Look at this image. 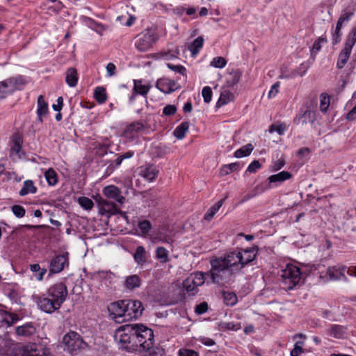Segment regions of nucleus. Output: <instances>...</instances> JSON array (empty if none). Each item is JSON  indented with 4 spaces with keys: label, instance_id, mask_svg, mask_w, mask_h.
Instances as JSON below:
<instances>
[{
    "label": "nucleus",
    "instance_id": "nucleus-1",
    "mask_svg": "<svg viewBox=\"0 0 356 356\" xmlns=\"http://www.w3.org/2000/svg\"><path fill=\"white\" fill-rule=\"evenodd\" d=\"M211 265V268L207 275L210 276L212 282L220 285L229 284L234 274L233 268H242L241 252H232L224 257L212 259Z\"/></svg>",
    "mask_w": 356,
    "mask_h": 356
},
{
    "label": "nucleus",
    "instance_id": "nucleus-2",
    "mask_svg": "<svg viewBox=\"0 0 356 356\" xmlns=\"http://www.w3.org/2000/svg\"><path fill=\"white\" fill-rule=\"evenodd\" d=\"M134 334V346L136 350L138 348L149 350L153 346L154 333L152 329L142 324H133Z\"/></svg>",
    "mask_w": 356,
    "mask_h": 356
},
{
    "label": "nucleus",
    "instance_id": "nucleus-3",
    "mask_svg": "<svg viewBox=\"0 0 356 356\" xmlns=\"http://www.w3.org/2000/svg\"><path fill=\"white\" fill-rule=\"evenodd\" d=\"M114 339L120 348L129 351L136 350L134 346V334L133 324H126L115 330Z\"/></svg>",
    "mask_w": 356,
    "mask_h": 356
},
{
    "label": "nucleus",
    "instance_id": "nucleus-4",
    "mask_svg": "<svg viewBox=\"0 0 356 356\" xmlns=\"http://www.w3.org/2000/svg\"><path fill=\"white\" fill-rule=\"evenodd\" d=\"M281 277L284 284L289 290L293 289L299 284L302 280L300 268L293 264L286 266V268L282 270Z\"/></svg>",
    "mask_w": 356,
    "mask_h": 356
},
{
    "label": "nucleus",
    "instance_id": "nucleus-5",
    "mask_svg": "<svg viewBox=\"0 0 356 356\" xmlns=\"http://www.w3.org/2000/svg\"><path fill=\"white\" fill-rule=\"evenodd\" d=\"M356 42V26H354L348 33L344 47L341 49L339 53L337 67L339 69H342L347 63L349 59L350 55L352 51V49Z\"/></svg>",
    "mask_w": 356,
    "mask_h": 356
},
{
    "label": "nucleus",
    "instance_id": "nucleus-6",
    "mask_svg": "<svg viewBox=\"0 0 356 356\" xmlns=\"http://www.w3.org/2000/svg\"><path fill=\"white\" fill-rule=\"evenodd\" d=\"M120 304L125 310L126 321L137 319L142 315L144 309L143 305L139 300H122Z\"/></svg>",
    "mask_w": 356,
    "mask_h": 356
},
{
    "label": "nucleus",
    "instance_id": "nucleus-7",
    "mask_svg": "<svg viewBox=\"0 0 356 356\" xmlns=\"http://www.w3.org/2000/svg\"><path fill=\"white\" fill-rule=\"evenodd\" d=\"M156 40V33L152 29H147L137 36L136 47L140 51L149 50Z\"/></svg>",
    "mask_w": 356,
    "mask_h": 356
},
{
    "label": "nucleus",
    "instance_id": "nucleus-8",
    "mask_svg": "<svg viewBox=\"0 0 356 356\" xmlns=\"http://www.w3.org/2000/svg\"><path fill=\"white\" fill-rule=\"evenodd\" d=\"M63 343L67 347V350L72 354L82 348L83 341L77 332L71 331L64 335Z\"/></svg>",
    "mask_w": 356,
    "mask_h": 356
},
{
    "label": "nucleus",
    "instance_id": "nucleus-9",
    "mask_svg": "<svg viewBox=\"0 0 356 356\" xmlns=\"http://www.w3.org/2000/svg\"><path fill=\"white\" fill-rule=\"evenodd\" d=\"M67 289L65 284L63 282H58L51 286L47 291V295L55 299L60 305L65 300L67 296Z\"/></svg>",
    "mask_w": 356,
    "mask_h": 356
},
{
    "label": "nucleus",
    "instance_id": "nucleus-10",
    "mask_svg": "<svg viewBox=\"0 0 356 356\" xmlns=\"http://www.w3.org/2000/svg\"><path fill=\"white\" fill-rule=\"evenodd\" d=\"M38 305L39 308L48 314H51L56 310H58L60 307V305L58 303L55 299L49 297L48 295L47 297L42 296L40 297L38 302Z\"/></svg>",
    "mask_w": 356,
    "mask_h": 356
},
{
    "label": "nucleus",
    "instance_id": "nucleus-11",
    "mask_svg": "<svg viewBox=\"0 0 356 356\" xmlns=\"http://www.w3.org/2000/svg\"><path fill=\"white\" fill-rule=\"evenodd\" d=\"M65 264H68V253L54 257L50 262L49 274L61 272Z\"/></svg>",
    "mask_w": 356,
    "mask_h": 356
},
{
    "label": "nucleus",
    "instance_id": "nucleus-12",
    "mask_svg": "<svg viewBox=\"0 0 356 356\" xmlns=\"http://www.w3.org/2000/svg\"><path fill=\"white\" fill-rule=\"evenodd\" d=\"M316 120V113L310 108L301 110L298 116L294 120L297 124L305 125L307 123L313 124Z\"/></svg>",
    "mask_w": 356,
    "mask_h": 356
},
{
    "label": "nucleus",
    "instance_id": "nucleus-13",
    "mask_svg": "<svg viewBox=\"0 0 356 356\" xmlns=\"http://www.w3.org/2000/svg\"><path fill=\"white\" fill-rule=\"evenodd\" d=\"M348 269L346 266H332L327 268V274L332 280L347 281L346 273Z\"/></svg>",
    "mask_w": 356,
    "mask_h": 356
},
{
    "label": "nucleus",
    "instance_id": "nucleus-14",
    "mask_svg": "<svg viewBox=\"0 0 356 356\" xmlns=\"http://www.w3.org/2000/svg\"><path fill=\"white\" fill-rule=\"evenodd\" d=\"M21 356H45L41 346L36 343H29L20 350Z\"/></svg>",
    "mask_w": 356,
    "mask_h": 356
},
{
    "label": "nucleus",
    "instance_id": "nucleus-15",
    "mask_svg": "<svg viewBox=\"0 0 356 356\" xmlns=\"http://www.w3.org/2000/svg\"><path fill=\"white\" fill-rule=\"evenodd\" d=\"M138 173L146 180L152 181L157 177L159 170L154 165H147L140 167Z\"/></svg>",
    "mask_w": 356,
    "mask_h": 356
},
{
    "label": "nucleus",
    "instance_id": "nucleus-16",
    "mask_svg": "<svg viewBox=\"0 0 356 356\" xmlns=\"http://www.w3.org/2000/svg\"><path fill=\"white\" fill-rule=\"evenodd\" d=\"M103 193L106 197L110 199H113L120 204H122L124 201V197L121 195L120 190L114 185L106 186Z\"/></svg>",
    "mask_w": 356,
    "mask_h": 356
},
{
    "label": "nucleus",
    "instance_id": "nucleus-17",
    "mask_svg": "<svg viewBox=\"0 0 356 356\" xmlns=\"http://www.w3.org/2000/svg\"><path fill=\"white\" fill-rule=\"evenodd\" d=\"M4 81V84L7 86V89L10 93L15 90H22L26 84L25 80L21 76L11 77Z\"/></svg>",
    "mask_w": 356,
    "mask_h": 356
},
{
    "label": "nucleus",
    "instance_id": "nucleus-18",
    "mask_svg": "<svg viewBox=\"0 0 356 356\" xmlns=\"http://www.w3.org/2000/svg\"><path fill=\"white\" fill-rule=\"evenodd\" d=\"M156 87L164 93H170L176 90L177 83L175 81L163 78L156 81Z\"/></svg>",
    "mask_w": 356,
    "mask_h": 356
},
{
    "label": "nucleus",
    "instance_id": "nucleus-19",
    "mask_svg": "<svg viewBox=\"0 0 356 356\" xmlns=\"http://www.w3.org/2000/svg\"><path fill=\"white\" fill-rule=\"evenodd\" d=\"M36 332V327L32 323H27L23 325L18 326L15 329V333L19 337H31Z\"/></svg>",
    "mask_w": 356,
    "mask_h": 356
},
{
    "label": "nucleus",
    "instance_id": "nucleus-20",
    "mask_svg": "<svg viewBox=\"0 0 356 356\" xmlns=\"http://www.w3.org/2000/svg\"><path fill=\"white\" fill-rule=\"evenodd\" d=\"M257 248L256 246L251 247L243 250V253L241 252V267L243 268L246 264L252 261L257 254Z\"/></svg>",
    "mask_w": 356,
    "mask_h": 356
},
{
    "label": "nucleus",
    "instance_id": "nucleus-21",
    "mask_svg": "<svg viewBox=\"0 0 356 356\" xmlns=\"http://www.w3.org/2000/svg\"><path fill=\"white\" fill-rule=\"evenodd\" d=\"M111 307L115 321L120 322L126 321L125 310L122 307V305L120 304V301L112 303Z\"/></svg>",
    "mask_w": 356,
    "mask_h": 356
},
{
    "label": "nucleus",
    "instance_id": "nucleus-22",
    "mask_svg": "<svg viewBox=\"0 0 356 356\" xmlns=\"http://www.w3.org/2000/svg\"><path fill=\"white\" fill-rule=\"evenodd\" d=\"M113 277L114 275L111 272L102 271L96 273L93 279L101 282L102 286L105 285L106 286H108V285L111 284Z\"/></svg>",
    "mask_w": 356,
    "mask_h": 356
},
{
    "label": "nucleus",
    "instance_id": "nucleus-23",
    "mask_svg": "<svg viewBox=\"0 0 356 356\" xmlns=\"http://www.w3.org/2000/svg\"><path fill=\"white\" fill-rule=\"evenodd\" d=\"M38 109H37V115L38 120L40 122H42V118L45 116L48 112V104L45 102L44 97L42 95H40L38 98L37 101Z\"/></svg>",
    "mask_w": 356,
    "mask_h": 356
},
{
    "label": "nucleus",
    "instance_id": "nucleus-24",
    "mask_svg": "<svg viewBox=\"0 0 356 356\" xmlns=\"http://www.w3.org/2000/svg\"><path fill=\"white\" fill-rule=\"evenodd\" d=\"M101 204L103 207V209L111 213H120L124 218H127V215L124 212L121 211L118 209V207L112 202L107 200H102L101 201Z\"/></svg>",
    "mask_w": 356,
    "mask_h": 356
},
{
    "label": "nucleus",
    "instance_id": "nucleus-25",
    "mask_svg": "<svg viewBox=\"0 0 356 356\" xmlns=\"http://www.w3.org/2000/svg\"><path fill=\"white\" fill-rule=\"evenodd\" d=\"M0 317L2 322L10 326L19 321V316L15 313H10L5 310H0Z\"/></svg>",
    "mask_w": 356,
    "mask_h": 356
},
{
    "label": "nucleus",
    "instance_id": "nucleus-26",
    "mask_svg": "<svg viewBox=\"0 0 356 356\" xmlns=\"http://www.w3.org/2000/svg\"><path fill=\"white\" fill-rule=\"evenodd\" d=\"M134 261L138 265H143L146 263L147 259V253L143 246H138L134 254Z\"/></svg>",
    "mask_w": 356,
    "mask_h": 356
},
{
    "label": "nucleus",
    "instance_id": "nucleus-27",
    "mask_svg": "<svg viewBox=\"0 0 356 356\" xmlns=\"http://www.w3.org/2000/svg\"><path fill=\"white\" fill-rule=\"evenodd\" d=\"M141 280L137 275H129L126 277L124 286L129 290H134L140 286Z\"/></svg>",
    "mask_w": 356,
    "mask_h": 356
},
{
    "label": "nucleus",
    "instance_id": "nucleus-28",
    "mask_svg": "<svg viewBox=\"0 0 356 356\" xmlns=\"http://www.w3.org/2000/svg\"><path fill=\"white\" fill-rule=\"evenodd\" d=\"M65 81L70 87H75L78 82L77 71L74 67H70L66 71Z\"/></svg>",
    "mask_w": 356,
    "mask_h": 356
},
{
    "label": "nucleus",
    "instance_id": "nucleus-29",
    "mask_svg": "<svg viewBox=\"0 0 356 356\" xmlns=\"http://www.w3.org/2000/svg\"><path fill=\"white\" fill-rule=\"evenodd\" d=\"M37 192V188L34 185L32 180H26L23 183V186L19 191V194L20 196H25L28 194H34Z\"/></svg>",
    "mask_w": 356,
    "mask_h": 356
},
{
    "label": "nucleus",
    "instance_id": "nucleus-30",
    "mask_svg": "<svg viewBox=\"0 0 356 356\" xmlns=\"http://www.w3.org/2000/svg\"><path fill=\"white\" fill-rule=\"evenodd\" d=\"M291 177V174L287 171H282L268 177L269 183L283 182Z\"/></svg>",
    "mask_w": 356,
    "mask_h": 356
},
{
    "label": "nucleus",
    "instance_id": "nucleus-31",
    "mask_svg": "<svg viewBox=\"0 0 356 356\" xmlns=\"http://www.w3.org/2000/svg\"><path fill=\"white\" fill-rule=\"evenodd\" d=\"M329 334L335 338H343L346 334V328L342 325H333L329 330Z\"/></svg>",
    "mask_w": 356,
    "mask_h": 356
},
{
    "label": "nucleus",
    "instance_id": "nucleus-32",
    "mask_svg": "<svg viewBox=\"0 0 356 356\" xmlns=\"http://www.w3.org/2000/svg\"><path fill=\"white\" fill-rule=\"evenodd\" d=\"M234 99V95L227 90H224L221 92L220 98L216 103L217 107H220L227 104Z\"/></svg>",
    "mask_w": 356,
    "mask_h": 356
},
{
    "label": "nucleus",
    "instance_id": "nucleus-33",
    "mask_svg": "<svg viewBox=\"0 0 356 356\" xmlns=\"http://www.w3.org/2000/svg\"><path fill=\"white\" fill-rule=\"evenodd\" d=\"M353 15H354L353 10L348 9V8L343 10V13L341 15V16L339 17V18L337 21V26L342 28L343 26V24L348 22L350 20L351 17L353 16Z\"/></svg>",
    "mask_w": 356,
    "mask_h": 356
},
{
    "label": "nucleus",
    "instance_id": "nucleus-34",
    "mask_svg": "<svg viewBox=\"0 0 356 356\" xmlns=\"http://www.w3.org/2000/svg\"><path fill=\"white\" fill-rule=\"evenodd\" d=\"M189 128L188 122H181L174 131L175 136L178 139H182Z\"/></svg>",
    "mask_w": 356,
    "mask_h": 356
},
{
    "label": "nucleus",
    "instance_id": "nucleus-35",
    "mask_svg": "<svg viewBox=\"0 0 356 356\" xmlns=\"http://www.w3.org/2000/svg\"><path fill=\"white\" fill-rule=\"evenodd\" d=\"M254 149V146L249 143L245 145H243L240 149L236 150L234 152V156L236 158H241L244 156H247L251 154L252 150Z\"/></svg>",
    "mask_w": 356,
    "mask_h": 356
},
{
    "label": "nucleus",
    "instance_id": "nucleus-36",
    "mask_svg": "<svg viewBox=\"0 0 356 356\" xmlns=\"http://www.w3.org/2000/svg\"><path fill=\"white\" fill-rule=\"evenodd\" d=\"M224 202V199L220 200L218 202H216L214 205H213L208 211L205 213L204 218L206 220H211L214 215L218 212L220 208L222 207Z\"/></svg>",
    "mask_w": 356,
    "mask_h": 356
},
{
    "label": "nucleus",
    "instance_id": "nucleus-37",
    "mask_svg": "<svg viewBox=\"0 0 356 356\" xmlns=\"http://www.w3.org/2000/svg\"><path fill=\"white\" fill-rule=\"evenodd\" d=\"M204 39L202 36L197 37L188 47L193 56L196 55L203 46Z\"/></svg>",
    "mask_w": 356,
    "mask_h": 356
},
{
    "label": "nucleus",
    "instance_id": "nucleus-38",
    "mask_svg": "<svg viewBox=\"0 0 356 356\" xmlns=\"http://www.w3.org/2000/svg\"><path fill=\"white\" fill-rule=\"evenodd\" d=\"M150 89V86L142 84V81H134V91L141 95H145L147 94Z\"/></svg>",
    "mask_w": 356,
    "mask_h": 356
},
{
    "label": "nucleus",
    "instance_id": "nucleus-39",
    "mask_svg": "<svg viewBox=\"0 0 356 356\" xmlns=\"http://www.w3.org/2000/svg\"><path fill=\"white\" fill-rule=\"evenodd\" d=\"M156 257L161 263L169 261L168 251L163 247H158L156 250Z\"/></svg>",
    "mask_w": 356,
    "mask_h": 356
},
{
    "label": "nucleus",
    "instance_id": "nucleus-40",
    "mask_svg": "<svg viewBox=\"0 0 356 356\" xmlns=\"http://www.w3.org/2000/svg\"><path fill=\"white\" fill-rule=\"evenodd\" d=\"M241 73L238 71H232L229 74V76L227 79V84L229 87H234L237 84L241 79Z\"/></svg>",
    "mask_w": 356,
    "mask_h": 356
},
{
    "label": "nucleus",
    "instance_id": "nucleus-41",
    "mask_svg": "<svg viewBox=\"0 0 356 356\" xmlns=\"http://www.w3.org/2000/svg\"><path fill=\"white\" fill-rule=\"evenodd\" d=\"M95 99L99 104H102L106 100V90L103 87H97L94 92Z\"/></svg>",
    "mask_w": 356,
    "mask_h": 356
},
{
    "label": "nucleus",
    "instance_id": "nucleus-42",
    "mask_svg": "<svg viewBox=\"0 0 356 356\" xmlns=\"http://www.w3.org/2000/svg\"><path fill=\"white\" fill-rule=\"evenodd\" d=\"M288 126L285 123H274L269 127V132L273 133L276 131L279 135H283L287 130Z\"/></svg>",
    "mask_w": 356,
    "mask_h": 356
},
{
    "label": "nucleus",
    "instance_id": "nucleus-43",
    "mask_svg": "<svg viewBox=\"0 0 356 356\" xmlns=\"http://www.w3.org/2000/svg\"><path fill=\"white\" fill-rule=\"evenodd\" d=\"M239 168V163L235 162L228 165H223L220 169V175L222 176L227 175L232 172L237 170Z\"/></svg>",
    "mask_w": 356,
    "mask_h": 356
},
{
    "label": "nucleus",
    "instance_id": "nucleus-44",
    "mask_svg": "<svg viewBox=\"0 0 356 356\" xmlns=\"http://www.w3.org/2000/svg\"><path fill=\"white\" fill-rule=\"evenodd\" d=\"M188 278H192L193 284H195L197 287L202 285L205 281L204 274L202 272L193 273L188 277Z\"/></svg>",
    "mask_w": 356,
    "mask_h": 356
},
{
    "label": "nucleus",
    "instance_id": "nucleus-45",
    "mask_svg": "<svg viewBox=\"0 0 356 356\" xmlns=\"http://www.w3.org/2000/svg\"><path fill=\"white\" fill-rule=\"evenodd\" d=\"M44 177L50 186H54L58 181L57 175L51 168H49L45 172Z\"/></svg>",
    "mask_w": 356,
    "mask_h": 356
},
{
    "label": "nucleus",
    "instance_id": "nucleus-46",
    "mask_svg": "<svg viewBox=\"0 0 356 356\" xmlns=\"http://www.w3.org/2000/svg\"><path fill=\"white\" fill-rule=\"evenodd\" d=\"M193 282L192 278L187 277L183 282V286L186 291L194 295L197 291V287Z\"/></svg>",
    "mask_w": 356,
    "mask_h": 356
},
{
    "label": "nucleus",
    "instance_id": "nucleus-47",
    "mask_svg": "<svg viewBox=\"0 0 356 356\" xmlns=\"http://www.w3.org/2000/svg\"><path fill=\"white\" fill-rule=\"evenodd\" d=\"M224 302L227 305L233 306L237 302L236 296L234 293L224 292L222 293Z\"/></svg>",
    "mask_w": 356,
    "mask_h": 356
},
{
    "label": "nucleus",
    "instance_id": "nucleus-48",
    "mask_svg": "<svg viewBox=\"0 0 356 356\" xmlns=\"http://www.w3.org/2000/svg\"><path fill=\"white\" fill-rule=\"evenodd\" d=\"M79 204L86 210H90L94 206L93 202L87 197H81L78 200Z\"/></svg>",
    "mask_w": 356,
    "mask_h": 356
},
{
    "label": "nucleus",
    "instance_id": "nucleus-49",
    "mask_svg": "<svg viewBox=\"0 0 356 356\" xmlns=\"http://www.w3.org/2000/svg\"><path fill=\"white\" fill-rule=\"evenodd\" d=\"M330 106V97L327 95L322 94L321 95L320 109L322 112L325 113Z\"/></svg>",
    "mask_w": 356,
    "mask_h": 356
},
{
    "label": "nucleus",
    "instance_id": "nucleus-50",
    "mask_svg": "<svg viewBox=\"0 0 356 356\" xmlns=\"http://www.w3.org/2000/svg\"><path fill=\"white\" fill-rule=\"evenodd\" d=\"M227 61L225 58L219 56L214 58L211 62V65L217 68H222L225 66Z\"/></svg>",
    "mask_w": 356,
    "mask_h": 356
},
{
    "label": "nucleus",
    "instance_id": "nucleus-51",
    "mask_svg": "<svg viewBox=\"0 0 356 356\" xmlns=\"http://www.w3.org/2000/svg\"><path fill=\"white\" fill-rule=\"evenodd\" d=\"M11 210L14 215L17 218H22L25 215V209L20 205L15 204L12 207Z\"/></svg>",
    "mask_w": 356,
    "mask_h": 356
},
{
    "label": "nucleus",
    "instance_id": "nucleus-52",
    "mask_svg": "<svg viewBox=\"0 0 356 356\" xmlns=\"http://www.w3.org/2000/svg\"><path fill=\"white\" fill-rule=\"evenodd\" d=\"M202 95L204 98V101L206 103H209L212 97V90L209 86H205L203 88Z\"/></svg>",
    "mask_w": 356,
    "mask_h": 356
},
{
    "label": "nucleus",
    "instance_id": "nucleus-53",
    "mask_svg": "<svg viewBox=\"0 0 356 356\" xmlns=\"http://www.w3.org/2000/svg\"><path fill=\"white\" fill-rule=\"evenodd\" d=\"M22 149V146H17V145H13L11 150H10V156L13 159L15 160L17 159H20V152Z\"/></svg>",
    "mask_w": 356,
    "mask_h": 356
},
{
    "label": "nucleus",
    "instance_id": "nucleus-54",
    "mask_svg": "<svg viewBox=\"0 0 356 356\" xmlns=\"http://www.w3.org/2000/svg\"><path fill=\"white\" fill-rule=\"evenodd\" d=\"M178 356H199V354L194 350L181 348L179 350Z\"/></svg>",
    "mask_w": 356,
    "mask_h": 356
},
{
    "label": "nucleus",
    "instance_id": "nucleus-55",
    "mask_svg": "<svg viewBox=\"0 0 356 356\" xmlns=\"http://www.w3.org/2000/svg\"><path fill=\"white\" fill-rule=\"evenodd\" d=\"M341 29H342L341 27L336 26L334 33L332 35V44H336L340 42L341 37Z\"/></svg>",
    "mask_w": 356,
    "mask_h": 356
},
{
    "label": "nucleus",
    "instance_id": "nucleus-56",
    "mask_svg": "<svg viewBox=\"0 0 356 356\" xmlns=\"http://www.w3.org/2000/svg\"><path fill=\"white\" fill-rule=\"evenodd\" d=\"M144 126L140 122L132 123L127 127V131L129 132H138L143 129Z\"/></svg>",
    "mask_w": 356,
    "mask_h": 356
},
{
    "label": "nucleus",
    "instance_id": "nucleus-57",
    "mask_svg": "<svg viewBox=\"0 0 356 356\" xmlns=\"http://www.w3.org/2000/svg\"><path fill=\"white\" fill-rule=\"evenodd\" d=\"M138 227L143 234H147L151 229V224L148 220H143L138 223Z\"/></svg>",
    "mask_w": 356,
    "mask_h": 356
},
{
    "label": "nucleus",
    "instance_id": "nucleus-58",
    "mask_svg": "<svg viewBox=\"0 0 356 356\" xmlns=\"http://www.w3.org/2000/svg\"><path fill=\"white\" fill-rule=\"evenodd\" d=\"M177 111V108L175 105L168 104L166 106H165L163 109V113L165 115H172L175 114Z\"/></svg>",
    "mask_w": 356,
    "mask_h": 356
},
{
    "label": "nucleus",
    "instance_id": "nucleus-59",
    "mask_svg": "<svg viewBox=\"0 0 356 356\" xmlns=\"http://www.w3.org/2000/svg\"><path fill=\"white\" fill-rule=\"evenodd\" d=\"M167 66L168 68H170L172 71H174L175 72H178L182 75H184L186 70V68L182 65H174L172 64L168 63Z\"/></svg>",
    "mask_w": 356,
    "mask_h": 356
},
{
    "label": "nucleus",
    "instance_id": "nucleus-60",
    "mask_svg": "<svg viewBox=\"0 0 356 356\" xmlns=\"http://www.w3.org/2000/svg\"><path fill=\"white\" fill-rule=\"evenodd\" d=\"M208 309V305L206 302H201L196 305L195 312L198 314H202L205 313Z\"/></svg>",
    "mask_w": 356,
    "mask_h": 356
},
{
    "label": "nucleus",
    "instance_id": "nucleus-61",
    "mask_svg": "<svg viewBox=\"0 0 356 356\" xmlns=\"http://www.w3.org/2000/svg\"><path fill=\"white\" fill-rule=\"evenodd\" d=\"M261 168V164L259 161H253L248 167L247 171L250 173H254L259 168Z\"/></svg>",
    "mask_w": 356,
    "mask_h": 356
},
{
    "label": "nucleus",
    "instance_id": "nucleus-62",
    "mask_svg": "<svg viewBox=\"0 0 356 356\" xmlns=\"http://www.w3.org/2000/svg\"><path fill=\"white\" fill-rule=\"evenodd\" d=\"M279 88H280L279 82H276L275 83H274L272 86L270 90L268 92V97L269 98L275 97L279 92Z\"/></svg>",
    "mask_w": 356,
    "mask_h": 356
},
{
    "label": "nucleus",
    "instance_id": "nucleus-63",
    "mask_svg": "<svg viewBox=\"0 0 356 356\" xmlns=\"http://www.w3.org/2000/svg\"><path fill=\"white\" fill-rule=\"evenodd\" d=\"M301 344V342H297L295 343L293 349L291 351V356H298L301 353H302Z\"/></svg>",
    "mask_w": 356,
    "mask_h": 356
},
{
    "label": "nucleus",
    "instance_id": "nucleus-64",
    "mask_svg": "<svg viewBox=\"0 0 356 356\" xmlns=\"http://www.w3.org/2000/svg\"><path fill=\"white\" fill-rule=\"evenodd\" d=\"M298 76L297 74V70H293L290 72H283L280 75L281 79H292Z\"/></svg>",
    "mask_w": 356,
    "mask_h": 356
}]
</instances>
